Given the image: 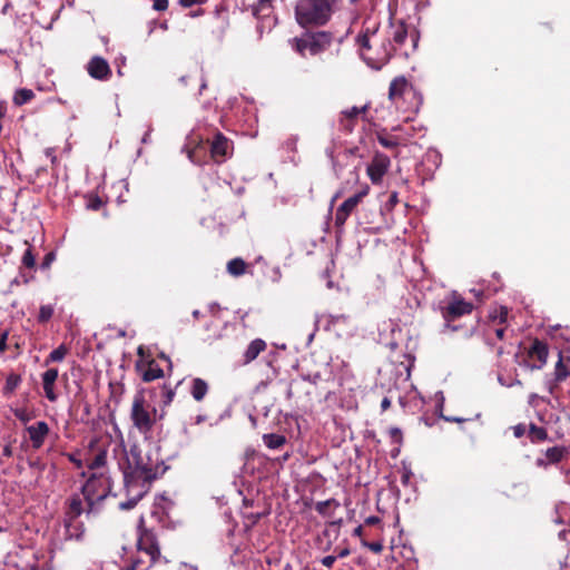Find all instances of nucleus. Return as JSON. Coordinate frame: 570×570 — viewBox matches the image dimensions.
<instances>
[{
	"label": "nucleus",
	"instance_id": "f257e3e1",
	"mask_svg": "<svg viewBox=\"0 0 570 570\" xmlns=\"http://www.w3.org/2000/svg\"><path fill=\"white\" fill-rule=\"evenodd\" d=\"M120 468L127 494V500L119 503L121 510L135 508L138 501L148 493L151 483L167 469L158 451L144 450L137 444L130 446Z\"/></svg>",
	"mask_w": 570,
	"mask_h": 570
},
{
	"label": "nucleus",
	"instance_id": "f03ea898",
	"mask_svg": "<svg viewBox=\"0 0 570 570\" xmlns=\"http://www.w3.org/2000/svg\"><path fill=\"white\" fill-rule=\"evenodd\" d=\"M137 548L138 556L125 570H148L160 558L157 529L147 527L144 517L138 522Z\"/></svg>",
	"mask_w": 570,
	"mask_h": 570
},
{
	"label": "nucleus",
	"instance_id": "7ed1b4c3",
	"mask_svg": "<svg viewBox=\"0 0 570 570\" xmlns=\"http://www.w3.org/2000/svg\"><path fill=\"white\" fill-rule=\"evenodd\" d=\"M340 0H298L295 7V19L303 27L326 24Z\"/></svg>",
	"mask_w": 570,
	"mask_h": 570
},
{
	"label": "nucleus",
	"instance_id": "20e7f679",
	"mask_svg": "<svg viewBox=\"0 0 570 570\" xmlns=\"http://www.w3.org/2000/svg\"><path fill=\"white\" fill-rule=\"evenodd\" d=\"M85 508L79 494H72L66 500L62 518L66 540H83L86 528L83 522L79 520Z\"/></svg>",
	"mask_w": 570,
	"mask_h": 570
},
{
	"label": "nucleus",
	"instance_id": "39448f33",
	"mask_svg": "<svg viewBox=\"0 0 570 570\" xmlns=\"http://www.w3.org/2000/svg\"><path fill=\"white\" fill-rule=\"evenodd\" d=\"M164 414L159 415V420ZM130 420L132 426L141 434H149L156 424L158 416L156 407L151 406L145 399L142 392L135 394L131 403Z\"/></svg>",
	"mask_w": 570,
	"mask_h": 570
},
{
	"label": "nucleus",
	"instance_id": "423d86ee",
	"mask_svg": "<svg viewBox=\"0 0 570 570\" xmlns=\"http://www.w3.org/2000/svg\"><path fill=\"white\" fill-rule=\"evenodd\" d=\"M389 99L397 107L401 108L402 100H409L406 111L417 112L423 104V96L407 81L404 76L395 77L389 88Z\"/></svg>",
	"mask_w": 570,
	"mask_h": 570
},
{
	"label": "nucleus",
	"instance_id": "0eeeda50",
	"mask_svg": "<svg viewBox=\"0 0 570 570\" xmlns=\"http://www.w3.org/2000/svg\"><path fill=\"white\" fill-rule=\"evenodd\" d=\"M333 41V35L327 31L306 32L299 38L291 40L292 48L299 53L305 56V51L309 55L315 56L325 51Z\"/></svg>",
	"mask_w": 570,
	"mask_h": 570
},
{
	"label": "nucleus",
	"instance_id": "6e6552de",
	"mask_svg": "<svg viewBox=\"0 0 570 570\" xmlns=\"http://www.w3.org/2000/svg\"><path fill=\"white\" fill-rule=\"evenodd\" d=\"M110 488L109 480L101 473H92L88 478L81 488V492L89 507L87 513L91 511L96 502L104 500L108 495Z\"/></svg>",
	"mask_w": 570,
	"mask_h": 570
},
{
	"label": "nucleus",
	"instance_id": "1a4fd4ad",
	"mask_svg": "<svg viewBox=\"0 0 570 570\" xmlns=\"http://www.w3.org/2000/svg\"><path fill=\"white\" fill-rule=\"evenodd\" d=\"M473 309V304L464 301L462 297L454 296L453 299L442 309V316L445 321V327L455 331L456 327H451L450 322L458 317L470 314Z\"/></svg>",
	"mask_w": 570,
	"mask_h": 570
},
{
	"label": "nucleus",
	"instance_id": "9d476101",
	"mask_svg": "<svg viewBox=\"0 0 570 570\" xmlns=\"http://www.w3.org/2000/svg\"><path fill=\"white\" fill-rule=\"evenodd\" d=\"M370 191V187L365 186L360 191L354 194L353 196L345 199L336 209L335 213V225L343 226L347 220L348 216L357 207V205L363 200L365 196H367Z\"/></svg>",
	"mask_w": 570,
	"mask_h": 570
},
{
	"label": "nucleus",
	"instance_id": "9b49d317",
	"mask_svg": "<svg viewBox=\"0 0 570 570\" xmlns=\"http://www.w3.org/2000/svg\"><path fill=\"white\" fill-rule=\"evenodd\" d=\"M390 165L391 160L386 155L376 153L366 169L371 181L373 184L381 183L383 176L387 173Z\"/></svg>",
	"mask_w": 570,
	"mask_h": 570
},
{
	"label": "nucleus",
	"instance_id": "f8f14e48",
	"mask_svg": "<svg viewBox=\"0 0 570 570\" xmlns=\"http://www.w3.org/2000/svg\"><path fill=\"white\" fill-rule=\"evenodd\" d=\"M26 432L28 433L32 449L39 450L43 446L45 441L50 433V428L47 422L38 421L35 424L27 425Z\"/></svg>",
	"mask_w": 570,
	"mask_h": 570
},
{
	"label": "nucleus",
	"instance_id": "ddd939ff",
	"mask_svg": "<svg viewBox=\"0 0 570 570\" xmlns=\"http://www.w3.org/2000/svg\"><path fill=\"white\" fill-rule=\"evenodd\" d=\"M87 72L96 80L105 81L111 76V69L106 59L99 56L92 57L87 63Z\"/></svg>",
	"mask_w": 570,
	"mask_h": 570
},
{
	"label": "nucleus",
	"instance_id": "4468645a",
	"mask_svg": "<svg viewBox=\"0 0 570 570\" xmlns=\"http://www.w3.org/2000/svg\"><path fill=\"white\" fill-rule=\"evenodd\" d=\"M230 150L232 141L227 139L223 134L217 132L214 136L210 146V153L214 160L217 163L224 161L230 155Z\"/></svg>",
	"mask_w": 570,
	"mask_h": 570
},
{
	"label": "nucleus",
	"instance_id": "2eb2a0df",
	"mask_svg": "<svg viewBox=\"0 0 570 570\" xmlns=\"http://www.w3.org/2000/svg\"><path fill=\"white\" fill-rule=\"evenodd\" d=\"M548 355H549L548 345L544 342L535 338L532 342L530 348L528 350V356L530 358L538 360V364L530 365V368L531 370H540L541 367H543L547 363Z\"/></svg>",
	"mask_w": 570,
	"mask_h": 570
},
{
	"label": "nucleus",
	"instance_id": "dca6fc26",
	"mask_svg": "<svg viewBox=\"0 0 570 570\" xmlns=\"http://www.w3.org/2000/svg\"><path fill=\"white\" fill-rule=\"evenodd\" d=\"M58 370L53 367L48 368L46 372L41 374L45 395L50 402H56L58 399V395L55 392V383L58 379Z\"/></svg>",
	"mask_w": 570,
	"mask_h": 570
},
{
	"label": "nucleus",
	"instance_id": "f3484780",
	"mask_svg": "<svg viewBox=\"0 0 570 570\" xmlns=\"http://www.w3.org/2000/svg\"><path fill=\"white\" fill-rule=\"evenodd\" d=\"M267 344L262 338L253 340L243 354V364L247 365L252 363L256 357L266 350Z\"/></svg>",
	"mask_w": 570,
	"mask_h": 570
},
{
	"label": "nucleus",
	"instance_id": "a211bd4d",
	"mask_svg": "<svg viewBox=\"0 0 570 570\" xmlns=\"http://www.w3.org/2000/svg\"><path fill=\"white\" fill-rule=\"evenodd\" d=\"M164 376V370L159 364L151 360L146 364V367L141 372V379L144 382H153Z\"/></svg>",
	"mask_w": 570,
	"mask_h": 570
},
{
	"label": "nucleus",
	"instance_id": "6ab92c4d",
	"mask_svg": "<svg viewBox=\"0 0 570 570\" xmlns=\"http://www.w3.org/2000/svg\"><path fill=\"white\" fill-rule=\"evenodd\" d=\"M208 390H209V386L205 380H203L200 377L193 379L191 385H190V394L195 401H197V402L203 401L205 399V396L207 395Z\"/></svg>",
	"mask_w": 570,
	"mask_h": 570
},
{
	"label": "nucleus",
	"instance_id": "aec40b11",
	"mask_svg": "<svg viewBox=\"0 0 570 570\" xmlns=\"http://www.w3.org/2000/svg\"><path fill=\"white\" fill-rule=\"evenodd\" d=\"M407 38V28L406 24L403 21H400L397 23L392 24V35L391 39L393 42L397 46L404 45L405 40Z\"/></svg>",
	"mask_w": 570,
	"mask_h": 570
},
{
	"label": "nucleus",
	"instance_id": "412c9836",
	"mask_svg": "<svg viewBox=\"0 0 570 570\" xmlns=\"http://www.w3.org/2000/svg\"><path fill=\"white\" fill-rule=\"evenodd\" d=\"M383 51L377 56L376 58V65L368 62L370 66L375 68H381L383 65L389 62L391 57L393 56V52L395 51V48L392 46L391 40H387V43H382Z\"/></svg>",
	"mask_w": 570,
	"mask_h": 570
},
{
	"label": "nucleus",
	"instance_id": "4be33fe9",
	"mask_svg": "<svg viewBox=\"0 0 570 570\" xmlns=\"http://www.w3.org/2000/svg\"><path fill=\"white\" fill-rule=\"evenodd\" d=\"M22 377L20 374L10 373L7 376L6 384L3 386L2 393L4 396H11L18 386L21 384Z\"/></svg>",
	"mask_w": 570,
	"mask_h": 570
},
{
	"label": "nucleus",
	"instance_id": "5701e85b",
	"mask_svg": "<svg viewBox=\"0 0 570 570\" xmlns=\"http://www.w3.org/2000/svg\"><path fill=\"white\" fill-rule=\"evenodd\" d=\"M528 436L532 443H540L548 440V431L534 423L529 425Z\"/></svg>",
	"mask_w": 570,
	"mask_h": 570
},
{
	"label": "nucleus",
	"instance_id": "b1692460",
	"mask_svg": "<svg viewBox=\"0 0 570 570\" xmlns=\"http://www.w3.org/2000/svg\"><path fill=\"white\" fill-rule=\"evenodd\" d=\"M567 453L568 450L564 446H552L546 451V458L549 463L556 464L559 463Z\"/></svg>",
	"mask_w": 570,
	"mask_h": 570
},
{
	"label": "nucleus",
	"instance_id": "393cba45",
	"mask_svg": "<svg viewBox=\"0 0 570 570\" xmlns=\"http://www.w3.org/2000/svg\"><path fill=\"white\" fill-rule=\"evenodd\" d=\"M273 0H257L256 3L252 6V13L256 18L266 17L272 9Z\"/></svg>",
	"mask_w": 570,
	"mask_h": 570
},
{
	"label": "nucleus",
	"instance_id": "a878e982",
	"mask_svg": "<svg viewBox=\"0 0 570 570\" xmlns=\"http://www.w3.org/2000/svg\"><path fill=\"white\" fill-rule=\"evenodd\" d=\"M246 263L244 259L236 257L228 262L227 272L233 276H242L246 272Z\"/></svg>",
	"mask_w": 570,
	"mask_h": 570
},
{
	"label": "nucleus",
	"instance_id": "bb28decb",
	"mask_svg": "<svg viewBox=\"0 0 570 570\" xmlns=\"http://www.w3.org/2000/svg\"><path fill=\"white\" fill-rule=\"evenodd\" d=\"M377 141L387 149L396 148L400 145L399 139L389 135L385 129H382L376 132Z\"/></svg>",
	"mask_w": 570,
	"mask_h": 570
},
{
	"label": "nucleus",
	"instance_id": "cd10ccee",
	"mask_svg": "<svg viewBox=\"0 0 570 570\" xmlns=\"http://www.w3.org/2000/svg\"><path fill=\"white\" fill-rule=\"evenodd\" d=\"M264 443L269 449H278L286 443V438L282 434L269 433L263 435Z\"/></svg>",
	"mask_w": 570,
	"mask_h": 570
},
{
	"label": "nucleus",
	"instance_id": "c85d7f7f",
	"mask_svg": "<svg viewBox=\"0 0 570 570\" xmlns=\"http://www.w3.org/2000/svg\"><path fill=\"white\" fill-rule=\"evenodd\" d=\"M35 98V92L31 89L21 88L14 92L13 102L17 106H22Z\"/></svg>",
	"mask_w": 570,
	"mask_h": 570
},
{
	"label": "nucleus",
	"instance_id": "c756f323",
	"mask_svg": "<svg viewBox=\"0 0 570 570\" xmlns=\"http://www.w3.org/2000/svg\"><path fill=\"white\" fill-rule=\"evenodd\" d=\"M341 504L336 499H328L325 501H320L315 504V510L323 517H331L332 513L328 511L331 507L334 509L338 508Z\"/></svg>",
	"mask_w": 570,
	"mask_h": 570
},
{
	"label": "nucleus",
	"instance_id": "7c9ffc66",
	"mask_svg": "<svg viewBox=\"0 0 570 570\" xmlns=\"http://www.w3.org/2000/svg\"><path fill=\"white\" fill-rule=\"evenodd\" d=\"M107 463V451L100 450L90 461L87 463L89 470H97L104 468Z\"/></svg>",
	"mask_w": 570,
	"mask_h": 570
},
{
	"label": "nucleus",
	"instance_id": "2f4dec72",
	"mask_svg": "<svg viewBox=\"0 0 570 570\" xmlns=\"http://www.w3.org/2000/svg\"><path fill=\"white\" fill-rule=\"evenodd\" d=\"M67 353L68 348L66 347V345L61 344L50 352V354L45 361V364L48 365L51 362H61L66 357Z\"/></svg>",
	"mask_w": 570,
	"mask_h": 570
},
{
	"label": "nucleus",
	"instance_id": "473e14b6",
	"mask_svg": "<svg viewBox=\"0 0 570 570\" xmlns=\"http://www.w3.org/2000/svg\"><path fill=\"white\" fill-rule=\"evenodd\" d=\"M342 116L346 119L344 127L351 131L354 127V120L358 117V107L354 106L343 110Z\"/></svg>",
	"mask_w": 570,
	"mask_h": 570
},
{
	"label": "nucleus",
	"instance_id": "72a5a7b5",
	"mask_svg": "<svg viewBox=\"0 0 570 570\" xmlns=\"http://www.w3.org/2000/svg\"><path fill=\"white\" fill-rule=\"evenodd\" d=\"M13 415L24 425H27L33 417L35 412L26 407H17L12 410Z\"/></svg>",
	"mask_w": 570,
	"mask_h": 570
},
{
	"label": "nucleus",
	"instance_id": "f704fd0d",
	"mask_svg": "<svg viewBox=\"0 0 570 570\" xmlns=\"http://www.w3.org/2000/svg\"><path fill=\"white\" fill-rule=\"evenodd\" d=\"M356 42L358 43V46L361 48L362 55L365 57L366 52L370 51L372 48L370 30L366 29L365 32L358 35L356 38Z\"/></svg>",
	"mask_w": 570,
	"mask_h": 570
},
{
	"label": "nucleus",
	"instance_id": "c9c22d12",
	"mask_svg": "<svg viewBox=\"0 0 570 570\" xmlns=\"http://www.w3.org/2000/svg\"><path fill=\"white\" fill-rule=\"evenodd\" d=\"M55 308L52 305H41L38 314L39 323H47L53 315Z\"/></svg>",
	"mask_w": 570,
	"mask_h": 570
},
{
	"label": "nucleus",
	"instance_id": "e433bc0d",
	"mask_svg": "<svg viewBox=\"0 0 570 570\" xmlns=\"http://www.w3.org/2000/svg\"><path fill=\"white\" fill-rule=\"evenodd\" d=\"M21 263L27 268H33L36 266V256L33 255L31 247H28L24 250Z\"/></svg>",
	"mask_w": 570,
	"mask_h": 570
},
{
	"label": "nucleus",
	"instance_id": "4c0bfd02",
	"mask_svg": "<svg viewBox=\"0 0 570 570\" xmlns=\"http://www.w3.org/2000/svg\"><path fill=\"white\" fill-rule=\"evenodd\" d=\"M175 394H176L175 389L164 385L163 386V395H161L163 405L168 406L173 402Z\"/></svg>",
	"mask_w": 570,
	"mask_h": 570
},
{
	"label": "nucleus",
	"instance_id": "58836bf2",
	"mask_svg": "<svg viewBox=\"0 0 570 570\" xmlns=\"http://www.w3.org/2000/svg\"><path fill=\"white\" fill-rule=\"evenodd\" d=\"M568 376L566 371V366L562 363V358L560 357L554 367V381L561 382Z\"/></svg>",
	"mask_w": 570,
	"mask_h": 570
},
{
	"label": "nucleus",
	"instance_id": "ea45409f",
	"mask_svg": "<svg viewBox=\"0 0 570 570\" xmlns=\"http://www.w3.org/2000/svg\"><path fill=\"white\" fill-rule=\"evenodd\" d=\"M183 153H186L188 159L195 164V165H200V160L197 158V151H198V147L196 148H189L188 146H185L181 150Z\"/></svg>",
	"mask_w": 570,
	"mask_h": 570
},
{
	"label": "nucleus",
	"instance_id": "a19ab883",
	"mask_svg": "<svg viewBox=\"0 0 570 570\" xmlns=\"http://www.w3.org/2000/svg\"><path fill=\"white\" fill-rule=\"evenodd\" d=\"M362 544L364 547H366L367 549H370L371 551H373L374 553H381L383 550V543L380 541H375V542L362 541Z\"/></svg>",
	"mask_w": 570,
	"mask_h": 570
},
{
	"label": "nucleus",
	"instance_id": "79ce46f5",
	"mask_svg": "<svg viewBox=\"0 0 570 570\" xmlns=\"http://www.w3.org/2000/svg\"><path fill=\"white\" fill-rule=\"evenodd\" d=\"M347 320H348V316H346L344 314H337V315L330 314L328 315V324L330 325H335L341 322L345 323Z\"/></svg>",
	"mask_w": 570,
	"mask_h": 570
},
{
	"label": "nucleus",
	"instance_id": "37998d69",
	"mask_svg": "<svg viewBox=\"0 0 570 570\" xmlns=\"http://www.w3.org/2000/svg\"><path fill=\"white\" fill-rule=\"evenodd\" d=\"M102 205L101 199L98 196L91 197L87 204V208L98 210Z\"/></svg>",
	"mask_w": 570,
	"mask_h": 570
},
{
	"label": "nucleus",
	"instance_id": "c03bdc74",
	"mask_svg": "<svg viewBox=\"0 0 570 570\" xmlns=\"http://www.w3.org/2000/svg\"><path fill=\"white\" fill-rule=\"evenodd\" d=\"M512 430H513V434H514V436L517 439L522 438L525 434V431H527L525 425L522 424V423L514 425L512 428Z\"/></svg>",
	"mask_w": 570,
	"mask_h": 570
},
{
	"label": "nucleus",
	"instance_id": "a18cd8bd",
	"mask_svg": "<svg viewBox=\"0 0 570 570\" xmlns=\"http://www.w3.org/2000/svg\"><path fill=\"white\" fill-rule=\"evenodd\" d=\"M337 557L333 556V554H330V556H325L323 557L320 561L321 563L326 567V568H332L334 562L336 561Z\"/></svg>",
	"mask_w": 570,
	"mask_h": 570
},
{
	"label": "nucleus",
	"instance_id": "49530a36",
	"mask_svg": "<svg viewBox=\"0 0 570 570\" xmlns=\"http://www.w3.org/2000/svg\"><path fill=\"white\" fill-rule=\"evenodd\" d=\"M153 8L157 11H165L168 8V0H154Z\"/></svg>",
	"mask_w": 570,
	"mask_h": 570
},
{
	"label": "nucleus",
	"instance_id": "de8ad7c7",
	"mask_svg": "<svg viewBox=\"0 0 570 570\" xmlns=\"http://www.w3.org/2000/svg\"><path fill=\"white\" fill-rule=\"evenodd\" d=\"M390 435L395 442H401V440H402V433L399 428H391Z\"/></svg>",
	"mask_w": 570,
	"mask_h": 570
},
{
	"label": "nucleus",
	"instance_id": "09e8293b",
	"mask_svg": "<svg viewBox=\"0 0 570 570\" xmlns=\"http://www.w3.org/2000/svg\"><path fill=\"white\" fill-rule=\"evenodd\" d=\"M8 335H9L8 331H4L0 335V353H3L7 350Z\"/></svg>",
	"mask_w": 570,
	"mask_h": 570
},
{
	"label": "nucleus",
	"instance_id": "8fccbe9b",
	"mask_svg": "<svg viewBox=\"0 0 570 570\" xmlns=\"http://www.w3.org/2000/svg\"><path fill=\"white\" fill-rule=\"evenodd\" d=\"M381 522V519L376 515H370L365 519L366 525H376Z\"/></svg>",
	"mask_w": 570,
	"mask_h": 570
},
{
	"label": "nucleus",
	"instance_id": "3c124183",
	"mask_svg": "<svg viewBox=\"0 0 570 570\" xmlns=\"http://www.w3.org/2000/svg\"><path fill=\"white\" fill-rule=\"evenodd\" d=\"M200 0H179V3L185 7V8H190L193 7L194 4H197L199 3Z\"/></svg>",
	"mask_w": 570,
	"mask_h": 570
},
{
	"label": "nucleus",
	"instance_id": "603ef678",
	"mask_svg": "<svg viewBox=\"0 0 570 570\" xmlns=\"http://www.w3.org/2000/svg\"><path fill=\"white\" fill-rule=\"evenodd\" d=\"M351 551L348 548H344V549H341L340 551H337V554L335 557H337V559H342V558H345L347 556H350Z\"/></svg>",
	"mask_w": 570,
	"mask_h": 570
},
{
	"label": "nucleus",
	"instance_id": "864d4df0",
	"mask_svg": "<svg viewBox=\"0 0 570 570\" xmlns=\"http://www.w3.org/2000/svg\"><path fill=\"white\" fill-rule=\"evenodd\" d=\"M391 406V401L389 397H384L381 402L382 411H386Z\"/></svg>",
	"mask_w": 570,
	"mask_h": 570
},
{
	"label": "nucleus",
	"instance_id": "5fc2aeb1",
	"mask_svg": "<svg viewBox=\"0 0 570 570\" xmlns=\"http://www.w3.org/2000/svg\"><path fill=\"white\" fill-rule=\"evenodd\" d=\"M445 421L448 422H456V423H461V422H465L466 420L465 419H462V417H458V416H446L444 417Z\"/></svg>",
	"mask_w": 570,
	"mask_h": 570
},
{
	"label": "nucleus",
	"instance_id": "6e6d98bb",
	"mask_svg": "<svg viewBox=\"0 0 570 570\" xmlns=\"http://www.w3.org/2000/svg\"><path fill=\"white\" fill-rule=\"evenodd\" d=\"M504 333H505V328L504 327H499V328L495 330V336L499 340H503Z\"/></svg>",
	"mask_w": 570,
	"mask_h": 570
},
{
	"label": "nucleus",
	"instance_id": "4d7b16f0",
	"mask_svg": "<svg viewBox=\"0 0 570 570\" xmlns=\"http://www.w3.org/2000/svg\"><path fill=\"white\" fill-rule=\"evenodd\" d=\"M507 316H508V311H507V308L502 307L500 316H499L500 323H504L507 320Z\"/></svg>",
	"mask_w": 570,
	"mask_h": 570
},
{
	"label": "nucleus",
	"instance_id": "13d9d810",
	"mask_svg": "<svg viewBox=\"0 0 570 570\" xmlns=\"http://www.w3.org/2000/svg\"><path fill=\"white\" fill-rule=\"evenodd\" d=\"M207 420V416L204 415V414H198L196 415L195 417V424H202L203 422H205Z\"/></svg>",
	"mask_w": 570,
	"mask_h": 570
},
{
	"label": "nucleus",
	"instance_id": "bf43d9fd",
	"mask_svg": "<svg viewBox=\"0 0 570 570\" xmlns=\"http://www.w3.org/2000/svg\"><path fill=\"white\" fill-rule=\"evenodd\" d=\"M69 460L72 463H75L77 468H81L82 466L81 460L76 459L73 454H69Z\"/></svg>",
	"mask_w": 570,
	"mask_h": 570
},
{
	"label": "nucleus",
	"instance_id": "052dcab7",
	"mask_svg": "<svg viewBox=\"0 0 570 570\" xmlns=\"http://www.w3.org/2000/svg\"><path fill=\"white\" fill-rule=\"evenodd\" d=\"M179 570H197V568L191 564L183 563Z\"/></svg>",
	"mask_w": 570,
	"mask_h": 570
},
{
	"label": "nucleus",
	"instance_id": "680f3d73",
	"mask_svg": "<svg viewBox=\"0 0 570 570\" xmlns=\"http://www.w3.org/2000/svg\"><path fill=\"white\" fill-rule=\"evenodd\" d=\"M362 533H363V527L362 525L356 527L354 529V531H353V535H355V537H361Z\"/></svg>",
	"mask_w": 570,
	"mask_h": 570
},
{
	"label": "nucleus",
	"instance_id": "e2e57ef3",
	"mask_svg": "<svg viewBox=\"0 0 570 570\" xmlns=\"http://www.w3.org/2000/svg\"><path fill=\"white\" fill-rule=\"evenodd\" d=\"M208 307H209V311H210L213 314H215V313H216V311L219 308V305H218L217 303H212V304H209V306H208Z\"/></svg>",
	"mask_w": 570,
	"mask_h": 570
},
{
	"label": "nucleus",
	"instance_id": "0e129e2a",
	"mask_svg": "<svg viewBox=\"0 0 570 570\" xmlns=\"http://www.w3.org/2000/svg\"><path fill=\"white\" fill-rule=\"evenodd\" d=\"M559 537H560L561 539H567L568 537H570V530H569V531H566V530L560 531V532H559Z\"/></svg>",
	"mask_w": 570,
	"mask_h": 570
},
{
	"label": "nucleus",
	"instance_id": "69168bd1",
	"mask_svg": "<svg viewBox=\"0 0 570 570\" xmlns=\"http://www.w3.org/2000/svg\"><path fill=\"white\" fill-rule=\"evenodd\" d=\"M159 357L165 360L169 364V367H171V361L165 353H160Z\"/></svg>",
	"mask_w": 570,
	"mask_h": 570
},
{
	"label": "nucleus",
	"instance_id": "338daca9",
	"mask_svg": "<svg viewBox=\"0 0 570 570\" xmlns=\"http://www.w3.org/2000/svg\"><path fill=\"white\" fill-rule=\"evenodd\" d=\"M368 107H370L368 104L364 105L363 107H360L358 115L365 114L367 111Z\"/></svg>",
	"mask_w": 570,
	"mask_h": 570
},
{
	"label": "nucleus",
	"instance_id": "774afa93",
	"mask_svg": "<svg viewBox=\"0 0 570 570\" xmlns=\"http://www.w3.org/2000/svg\"><path fill=\"white\" fill-rule=\"evenodd\" d=\"M553 389H554V384H553L551 381H549V382H548V391H549L550 393H553Z\"/></svg>",
	"mask_w": 570,
	"mask_h": 570
}]
</instances>
